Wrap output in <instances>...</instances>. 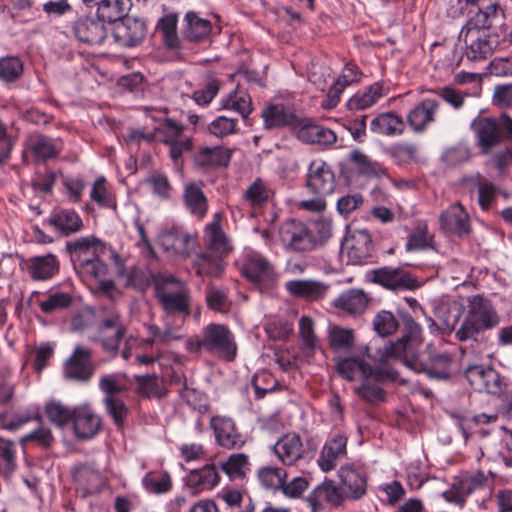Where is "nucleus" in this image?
<instances>
[{
	"label": "nucleus",
	"instance_id": "1",
	"mask_svg": "<svg viewBox=\"0 0 512 512\" xmlns=\"http://www.w3.org/2000/svg\"><path fill=\"white\" fill-rule=\"evenodd\" d=\"M504 17V10L498 4L488 5L472 15L459 33L464 43V53L471 61L488 59L496 49L503 48L498 33L490 32L498 18Z\"/></svg>",
	"mask_w": 512,
	"mask_h": 512
},
{
	"label": "nucleus",
	"instance_id": "2",
	"mask_svg": "<svg viewBox=\"0 0 512 512\" xmlns=\"http://www.w3.org/2000/svg\"><path fill=\"white\" fill-rule=\"evenodd\" d=\"M467 309L460 326L455 329V339L460 342L478 341L480 334L496 328L501 317L491 300L476 294L467 297Z\"/></svg>",
	"mask_w": 512,
	"mask_h": 512
},
{
	"label": "nucleus",
	"instance_id": "3",
	"mask_svg": "<svg viewBox=\"0 0 512 512\" xmlns=\"http://www.w3.org/2000/svg\"><path fill=\"white\" fill-rule=\"evenodd\" d=\"M186 349L190 353L208 352L226 361H233L237 355V343L231 330L224 324L210 323L202 329L201 335L189 338Z\"/></svg>",
	"mask_w": 512,
	"mask_h": 512
},
{
	"label": "nucleus",
	"instance_id": "4",
	"mask_svg": "<svg viewBox=\"0 0 512 512\" xmlns=\"http://www.w3.org/2000/svg\"><path fill=\"white\" fill-rule=\"evenodd\" d=\"M406 367L425 373L430 379L447 380L451 377L452 356L449 353H436L429 345L426 353L419 355L410 349L406 360L402 362Z\"/></svg>",
	"mask_w": 512,
	"mask_h": 512
},
{
	"label": "nucleus",
	"instance_id": "5",
	"mask_svg": "<svg viewBox=\"0 0 512 512\" xmlns=\"http://www.w3.org/2000/svg\"><path fill=\"white\" fill-rule=\"evenodd\" d=\"M367 281L394 293L412 291L420 287L417 277L400 266H383L369 270Z\"/></svg>",
	"mask_w": 512,
	"mask_h": 512
},
{
	"label": "nucleus",
	"instance_id": "6",
	"mask_svg": "<svg viewBox=\"0 0 512 512\" xmlns=\"http://www.w3.org/2000/svg\"><path fill=\"white\" fill-rule=\"evenodd\" d=\"M155 298L165 312L163 317L177 319L184 324L191 314V296L187 286L166 289L165 286L158 285Z\"/></svg>",
	"mask_w": 512,
	"mask_h": 512
},
{
	"label": "nucleus",
	"instance_id": "7",
	"mask_svg": "<svg viewBox=\"0 0 512 512\" xmlns=\"http://www.w3.org/2000/svg\"><path fill=\"white\" fill-rule=\"evenodd\" d=\"M279 236L285 247L297 252L312 251L319 242L312 230L296 219L284 221L279 228Z\"/></svg>",
	"mask_w": 512,
	"mask_h": 512
},
{
	"label": "nucleus",
	"instance_id": "8",
	"mask_svg": "<svg viewBox=\"0 0 512 512\" xmlns=\"http://www.w3.org/2000/svg\"><path fill=\"white\" fill-rule=\"evenodd\" d=\"M341 252L347 256L348 263L353 265L372 263L376 258L372 236L364 229L351 232L343 241Z\"/></svg>",
	"mask_w": 512,
	"mask_h": 512
},
{
	"label": "nucleus",
	"instance_id": "9",
	"mask_svg": "<svg viewBox=\"0 0 512 512\" xmlns=\"http://www.w3.org/2000/svg\"><path fill=\"white\" fill-rule=\"evenodd\" d=\"M403 324L405 334L395 343L385 347L383 353L385 358H395L401 363L406 360L410 349L416 354L422 342V328L410 315H406L403 318Z\"/></svg>",
	"mask_w": 512,
	"mask_h": 512
},
{
	"label": "nucleus",
	"instance_id": "10",
	"mask_svg": "<svg viewBox=\"0 0 512 512\" xmlns=\"http://www.w3.org/2000/svg\"><path fill=\"white\" fill-rule=\"evenodd\" d=\"M197 234L191 233L183 226L172 224L166 226L159 235L161 247L169 253L186 258L194 248Z\"/></svg>",
	"mask_w": 512,
	"mask_h": 512
},
{
	"label": "nucleus",
	"instance_id": "11",
	"mask_svg": "<svg viewBox=\"0 0 512 512\" xmlns=\"http://www.w3.org/2000/svg\"><path fill=\"white\" fill-rule=\"evenodd\" d=\"M94 370L92 350L83 346H76L71 356L64 363L63 375L68 380L88 383L93 377Z\"/></svg>",
	"mask_w": 512,
	"mask_h": 512
},
{
	"label": "nucleus",
	"instance_id": "12",
	"mask_svg": "<svg viewBox=\"0 0 512 512\" xmlns=\"http://www.w3.org/2000/svg\"><path fill=\"white\" fill-rule=\"evenodd\" d=\"M306 187L312 195H331L336 187V177L331 166L323 160H313L308 167Z\"/></svg>",
	"mask_w": 512,
	"mask_h": 512
},
{
	"label": "nucleus",
	"instance_id": "13",
	"mask_svg": "<svg viewBox=\"0 0 512 512\" xmlns=\"http://www.w3.org/2000/svg\"><path fill=\"white\" fill-rule=\"evenodd\" d=\"M466 378L472 388L478 392L501 395L506 388L502 376L492 367L483 365L470 366L466 370Z\"/></svg>",
	"mask_w": 512,
	"mask_h": 512
},
{
	"label": "nucleus",
	"instance_id": "14",
	"mask_svg": "<svg viewBox=\"0 0 512 512\" xmlns=\"http://www.w3.org/2000/svg\"><path fill=\"white\" fill-rule=\"evenodd\" d=\"M241 272L247 280L256 284H269L276 278L272 263L255 251L247 252L244 255Z\"/></svg>",
	"mask_w": 512,
	"mask_h": 512
},
{
	"label": "nucleus",
	"instance_id": "15",
	"mask_svg": "<svg viewBox=\"0 0 512 512\" xmlns=\"http://www.w3.org/2000/svg\"><path fill=\"white\" fill-rule=\"evenodd\" d=\"M74 37L84 44L99 45L107 38L105 23L98 17L80 16L71 25Z\"/></svg>",
	"mask_w": 512,
	"mask_h": 512
},
{
	"label": "nucleus",
	"instance_id": "16",
	"mask_svg": "<svg viewBox=\"0 0 512 512\" xmlns=\"http://www.w3.org/2000/svg\"><path fill=\"white\" fill-rule=\"evenodd\" d=\"M103 250V243L94 236L81 237L66 244V251L75 269H81L88 265Z\"/></svg>",
	"mask_w": 512,
	"mask_h": 512
},
{
	"label": "nucleus",
	"instance_id": "17",
	"mask_svg": "<svg viewBox=\"0 0 512 512\" xmlns=\"http://www.w3.org/2000/svg\"><path fill=\"white\" fill-rule=\"evenodd\" d=\"M72 425L78 440H90L101 430L102 419L90 404H83L74 407Z\"/></svg>",
	"mask_w": 512,
	"mask_h": 512
},
{
	"label": "nucleus",
	"instance_id": "18",
	"mask_svg": "<svg viewBox=\"0 0 512 512\" xmlns=\"http://www.w3.org/2000/svg\"><path fill=\"white\" fill-rule=\"evenodd\" d=\"M439 107V99L425 97L408 112L405 124L414 133H423L435 122Z\"/></svg>",
	"mask_w": 512,
	"mask_h": 512
},
{
	"label": "nucleus",
	"instance_id": "19",
	"mask_svg": "<svg viewBox=\"0 0 512 512\" xmlns=\"http://www.w3.org/2000/svg\"><path fill=\"white\" fill-rule=\"evenodd\" d=\"M296 137L305 144L318 145L323 149L330 148L337 141L335 132L327 127L314 123L311 119H301L295 131Z\"/></svg>",
	"mask_w": 512,
	"mask_h": 512
},
{
	"label": "nucleus",
	"instance_id": "20",
	"mask_svg": "<svg viewBox=\"0 0 512 512\" xmlns=\"http://www.w3.org/2000/svg\"><path fill=\"white\" fill-rule=\"evenodd\" d=\"M216 442L225 449H239L245 444L244 436L238 431L232 418L213 416L210 420Z\"/></svg>",
	"mask_w": 512,
	"mask_h": 512
},
{
	"label": "nucleus",
	"instance_id": "21",
	"mask_svg": "<svg viewBox=\"0 0 512 512\" xmlns=\"http://www.w3.org/2000/svg\"><path fill=\"white\" fill-rule=\"evenodd\" d=\"M345 499L344 492L333 480L326 479L319 484L307 497V502L312 508V512H319L324 509V505L332 507L340 506Z\"/></svg>",
	"mask_w": 512,
	"mask_h": 512
},
{
	"label": "nucleus",
	"instance_id": "22",
	"mask_svg": "<svg viewBox=\"0 0 512 512\" xmlns=\"http://www.w3.org/2000/svg\"><path fill=\"white\" fill-rule=\"evenodd\" d=\"M373 370H383L390 372V376L381 379L376 378L374 375H365L362 378V384L357 388L358 395L369 403H379L385 400V391L381 388V384L385 382H393L397 379L398 373L396 370L386 367L377 366Z\"/></svg>",
	"mask_w": 512,
	"mask_h": 512
},
{
	"label": "nucleus",
	"instance_id": "23",
	"mask_svg": "<svg viewBox=\"0 0 512 512\" xmlns=\"http://www.w3.org/2000/svg\"><path fill=\"white\" fill-rule=\"evenodd\" d=\"M477 136V144L483 153H488L494 146L500 143L501 133L500 118L482 117L476 118L471 124Z\"/></svg>",
	"mask_w": 512,
	"mask_h": 512
},
{
	"label": "nucleus",
	"instance_id": "24",
	"mask_svg": "<svg viewBox=\"0 0 512 512\" xmlns=\"http://www.w3.org/2000/svg\"><path fill=\"white\" fill-rule=\"evenodd\" d=\"M222 216L215 213L211 223L204 229V243L208 250L220 256H227L233 249L230 239L221 227Z\"/></svg>",
	"mask_w": 512,
	"mask_h": 512
},
{
	"label": "nucleus",
	"instance_id": "25",
	"mask_svg": "<svg viewBox=\"0 0 512 512\" xmlns=\"http://www.w3.org/2000/svg\"><path fill=\"white\" fill-rule=\"evenodd\" d=\"M347 454V437L342 434H336L327 440L322 447L318 466L323 472H330L336 468L339 460Z\"/></svg>",
	"mask_w": 512,
	"mask_h": 512
},
{
	"label": "nucleus",
	"instance_id": "26",
	"mask_svg": "<svg viewBox=\"0 0 512 512\" xmlns=\"http://www.w3.org/2000/svg\"><path fill=\"white\" fill-rule=\"evenodd\" d=\"M73 477L76 489L83 498L99 493L105 485L103 475L96 468L88 464L76 467Z\"/></svg>",
	"mask_w": 512,
	"mask_h": 512
},
{
	"label": "nucleus",
	"instance_id": "27",
	"mask_svg": "<svg viewBox=\"0 0 512 512\" xmlns=\"http://www.w3.org/2000/svg\"><path fill=\"white\" fill-rule=\"evenodd\" d=\"M25 269L33 281H47L58 274L60 263L54 254L32 256L25 260Z\"/></svg>",
	"mask_w": 512,
	"mask_h": 512
},
{
	"label": "nucleus",
	"instance_id": "28",
	"mask_svg": "<svg viewBox=\"0 0 512 512\" xmlns=\"http://www.w3.org/2000/svg\"><path fill=\"white\" fill-rule=\"evenodd\" d=\"M266 129L290 127L295 133L300 118L284 104H270L261 113Z\"/></svg>",
	"mask_w": 512,
	"mask_h": 512
},
{
	"label": "nucleus",
	"instance_id": "29",
	"mask_svg": "<svg viewBox=\"0 0 512 512\" xmlns=\"http://www.w3.org/2000/svg\"><path fill=\"white\" fill-rule=\"evenodd\" d=\"M233 151L224 146L200 147L194 155V163L198 168L205 170L227 167Z\"/></svg>",
	"mask_w": 512,
	"mask_h": 512
},
{
	"label": "nucleus",
	"instance_id": "30",
	"mask_svg": "<svg viewBox=\"0 0 512 512\" xmlns=\"http://www.w3.org/2000/svg\"><path fill=\"white\" fill-rule=\"evenodd\" d=\"M147 33L144 20L137 17H125L115 29V37L124 46L133 47L140 44Z\"/></svg>",
	"mask_w": 512,
	"mask_h": 512
},
{
	"label": "nucleus",
	"instance_id": "31",
	"mask_svg": "<svg viewBox=\"0 0 512 512\" xmlns=\"http://www.w3.org/2000/svg\"><path fill=\"white\" fill-rule=\"evenodd\" d=\"M273 450L284 465H294L304 457L301 437L297 433H287L274 445Z\"/></svg>",
	"mask_w": 512,
	"mask_h": 512
},
{
	"label": "nucleus",
	"instance_id": "32",
	"mask_svg": "<svg viewBox=\"0 0 512 512\" xmlns=\"http://www.w3.org/2000/svg\"><path fill=\"white\" fill-rule=\"evenodd\" d=\"M440 224L446 232L457 236L468 235L470 232L469 216L461 204L453 205L443 212Z\"/></svg>",
	"mask_w": 512,
	"mask_h": 512
},
{
	"label": "nucleus",
	"instance_id": "33",
	"mask_svg": "<svg viewBox=\"0 0 512 512\" xmlns=\"http://www.w3.org/2000/svg\"><path fill=\"white\" fill-rule=\"evenodd\" d=\"M338 475L345 489V496L351 500H359L366 493L367 481L365 476L353 466H342Z\"/></svg>",
	"mask_w": 512,
	"mask_h": 512
},
{
	"label": "nucleus",
	"instance_id": "34",
	"mask_svg": "<svg viewBox=\"0 0 512 512\" xmlns=\"http://www.w3.org/2000/svg\"><path fill=\"white\" fill-rule=\"evenodd\" d=\"M373 368L358 358L348 357L337 363V372L348 381L354 380L357 376L362 379L365 375H374L376 378L381 379L391 375L390 372L373 370Z\"/></svg>",
	"mask_w": 512,
	"mask_h": 512
},
{
	"label": "nucleus",
	"instance_id": "35",
	"mask_svg": "<svg viewBox=\"0 0 512 512\" xmlns=\"http://www.w3.org/2000/svg\"><path fill=\"white\" fill-rule=\"evenodd\" d=\"M286 290L293 296L309 301L323 299L329 286L315 280H291L285 284Z\"/></svg>",
	"mask_w": 512,
	"mask_h": 512
},
{
	"label": "nucleus",
	"instance_id": "36",
	"mask_svg": "<svg viewBox=\"0 0 512 512\" xmlns=\"http://www.w3.org/2000/svg\"><path fill=\"white\" fill-rule=\"evenodd\" d=\"M370 130L379 135L399 136L405 130V121L396 112H384L372 119Z\"/></svg>",
	"mask_w": 512,
	"mask_h": 512
},
{
	"label": "nucleus",
	"instance_id": "37",
	"mask_svg": "<svg viewBox=\"0 0 512 512\" xmlns=\"http://www.w3.org/2000/svg\"><path fill=\"white\" fill-rule=\"evenodd\" d=\"M183 201L187 210L202 219L208 211V200L205 196L201 183H188L184 187Z\"/></svg>",
	"mask_w": 512,
	"mask_h": 512
},
{
	"label": "nucleus",
	"instance_id": "38",
	"mask_svg": "<svg viewBox=\"0 0 512 512\" xmlns=\"http://www.w3.org/2000/svg\"><path fill=\"white\" fill-rule=\"evenodd\" d=\"M48 223L64 236L77 233L84 226L79 214L69 209L55 211L49 217Z\"/></svg>",
	"mask_w": 512,
	"mask_h": 512
},
{
	"label": "nucleus",
	"instance_id": "39",
	"mask_svg": "<svg viewBox=\"0 0 512 512\" xmlns=\"http://www.w3.org/2000/svg\"><path fill=\"white\" fill-rule=\"evenodd\" d=\"M367 294L360 289H349L343 292L334 302L335 307L351 315L362 314L368 305Z\"/></svg>",
	"mask_w": 512,
	"mask_h": 512
},
{
	"label": "nucleus",
	"instance_id": "40",
	"mask_svg": "<svg viewBox=\"0 0 512 512\" xmlns=\"http://www.w3.org/2000/svg\"><path fill=\"white\" fill-rule=\"evenodd\" d=\"M384 96V85L381 82H375L364 90L355 93L347 102L350 111L365 110L373 106Z\"/></svg>",
	"mask_w": 512,
	"mask_h": 512
},
{
	"label": "nucleus",
	"instance_id": "41",
	"mask_svg": "<svg viewBox=\"0 0 512 512\" xmlns=\"http://www.w3.org/2000/svg\"><path fill=\"white\" fill-rule=\"evenodd\" d=\"M183 324L177 319L163 317V327L155 324H146L145 327L150 335L158 340V344L168 345L182 338L181 328Z\"/></svg>",
	"mask_w": 512,
	"mask_h": 512
},
{
	"label": "nucleus",
	"instance_id": "42",
	"mask_svg": "<svg viewBox=\"0 0 512 512\" xmlns=\"http://www.w3.org/2000/svg\"><path fill=\"white\" fill-rule=\"evenodd\" d=\"M132 7L131 0H104L97 8V16L105 23L122 21Z\"/></svg>",
	"mask_w": 512,
	"mask_h": 512
},
{
	"label": "nucleus",
	"instance_id": "43",
	"mask_svg": "<svg viewBox=\"0 0 512 512\" xmlns=\"http://www.w3.org/2000/svg\"><path fill=\"white\" fill-rule=\"evenodd\" d=\"M223 256L208 252L197 254L193 268L198 276L218 277L224 271Z\"/></svg>",
	"mask_w": 512,
	"mask_h": 512
},
{
	"label": "nucleus",
	"instance_id": "44",
	"mask_svg": "<svg viewBox=\"0 0 512 512\" xmlns=\"http://www.w3.org/2000/svg\"><path fill=\"white\" fill-rule=\"evenodd\" d=\"M187 23L184 31V38L190 42H200L206 39L212 29V24L209 20L203 19L195 12H188L185 15Z\"/></svg>",
	"mask_w": 512,
	"mask_h": 512
},
{
	"label": "nucleus",
	"instance_id": "45",
	"mask_svg": "<svg viewBox=\"0 0 512 512\" xmlns=\"http://www.w3.org/2000/svg\"><path fill=\"white\" fill-rule=\"evenodd\" d=\"M135 381L137 385V393L142 397L162 398L165 397L168 393L167 389L164 386L163 379L157 376L156 374L136 375Z\"/></svg>",
	"mask_w": 512,
	"mask_h": 512
},
{
	"label": "nucleus",
	"instance_id": "46",
	"mask_svg": "<svg viewBox=\"0 0 512 512\" xmlns=\"http://www.w3.org/2000/svg\"><path fill=\"white\" fill-rule=\"evenodd\" d=\"M478 188V204L483 211H488L495 202L499 193V187L485 179L480 173L466 179Z\"/></svg>",
	"mask_w": 512,
	"mask_h": 512
},
{
	"label": "nucleus",
	"instance_id": "47",
	"mask_svg": "<svg viewBox=\"0 0 512 512\" xmlns=\"http://www.w3.org/2000/svg\"><path fill=\"white\" fill-rule=\"evenodd\" d=\"M219 474L214 464L191 470L187 476V485L193 488L211 489L219 482Z\"/></svg>",
	"mask_w": 512,
	"mask_h": 512
},
{
	"label": "nucleus",
	"instance_id": "48",
	"mask_svg": "<svg viewBox=\"0 0 512 512\" xmlns=\"http://www.w3.org/2000/svg\"><path fill=\"white\" fill-rule=\"evenodd\" d=\"M220 467L230 480H238L245 478L250 471L251 464L246 454L233 453L220 463Z\"/></svg>",
	"mask_w": 512,
	"mask_h": 512
},
{
	"label": "nucleus",
	"instance_id": "49",
	"mask_svg": "<svg viewBox=\"0 0 512 512\" xmlns=\"http://www.w3.org/2000/svg\"><path fill=\"white\" fill-rule=\"evenodd\" d=\"M142 485L148 492L159 495L172 489V480L168 472L150 471L143 477Z\"/></svg>",
	"mask_w": 512,
	"mask_h": 512
},
{
	"label": "nucleus",
	"instance_id": "50",
	"mask_svg": "<svg viewBox=\"0 0 512 512\" xmlns=\"http://www.w3.org/2000/svg\"><path fill=\"white\" fill-rule=\"evenodd\" d=\"M29 149L37 161L55 158L60 152L54 140L44 135H39L32 139Z\"/></svg>",
	"mask_w": 512,
	"mask_h": 512
},
{
	"label": "nucleus",
	"instance_id": "51",
	"mask_svg": "<svg viewBox=\"0 0 512 512\" xmlns=\"http://www.w3.org/2000/svg\"><path fill=\"white\" fill-rule=\"evenodd\" d=\"M24 72V63L14 55H7L0 58V80L5 83L18 81Z\"/></svg>",
	"mask_w": 512,
	"mask_h": 512
},
{
	"label": "nucleus",
	"instance_id": "52",
	"mask_svg": "<svg viewBox=\"0 0 512 512\" xmlns=\"http://www.w3.org/2000/svg\"><path fill=\"white\" fill-rule=\"evenodd\" d=\"M177 21L176 14H167L159 20L157 25L159 32L162 34L163 41L169 49H178L180 47V39L177 34Z\"/></svg>",
	"mask_w": 512,
	"mask_h": 512
},
{
	"label": "nucleus",
	"instance_id": "53",
	"mask_svg": "<svg viewBox=\"0 0 512 512\" xmlns=\"http://www.w3.org/2000/svg\"><path fill=\"white\" fill-rule=\"evenodd\" d=\"M273 196V191L261 178H257L245 191L243 197L252 206H262Z\"/></svg>",
	"mask_w": 512,
	"mask_h": 512
},
{
	"label": "nucleus",
	"instance_id": "54",
	"mask_svg": "<svg viewBox=\"0 0 512 512\" xmlns=\"http://www.w3.org/2000/svg\"><path fill=\"white\" fill-rule=\"evenodd\" d=\"M45 413L48 419L59 427L72 423L74 408H69L58 401H50L45 406Z\"/></svg>",
	"mask_w": 512,
	"mask_h": 512
},
{
	"label": "nucleus",
	"instance_id": "55",
	"mask_svg": "<svg viewBox=\"0 0 512 512\" xmlns=\"http://www.w3.org/2000/svg\"><path fill=\"white\" fill-rule=\"evenodd\" d=\"M206 303L209 309L226 313L230 310L231 301L228 298L227 290L216 286H208L205 292Z\"/></svg>",
	"mask_w": 512,
	"mask_h": 512
},
{
	"label": "nucleus",
	"instance_id": "56",
	"mask_svg": "<svg viewBox=\"0 0 512 512\" xmlns=\"http://www.w3.org/2000/svg\"><path fill=\"white\" fill-rule=\"evenodd\" d=\"M209 133L218 138H224L238 131V118L218 116L207 125Z\"/></svg>",
	"mask_w": 512,
	"mask_h": 512
},
{
	"label": "nucleus",
	"instance_id": "57",
	"mask_svg": "<svg viewBox=\"0 0 512 512\" xmlns=\"http://www.w3.org/2000/svg\"><path fill=\"white\" fill-rule=\"evenodd\" d=\"M183 132L184 126L171 118L164 119L160 126L155 128L156 138L165 144L180 139Z\"/></svg>",
	"mask_w": 512,
	"mask_h": 512
},
{
	"label": "nucleus",
	"instance_id": "58",
	"mask_svg": "<svg viewBox=\"0 0 512 512\" xmlns=\"http://www.w3.org/2000/svg\"><path fill=\"white\" fill-rule=\"evenodd\" d=\"M73 302V297L69 293L55 292L48 295V297L39 302L41 311L45 314H52L58 310L68 308Z\"/></svg>",
	"mask_w": 512,
	"mask_h": 512
},
{
	"label": "nucleus",
	"instance_id": "59",
	"mask_svg": "<svg viewBox=\"0 0 512 512\" xmlns=\"http://www.w3.org/2000/svg\"><path fill=\"white\" fill-rule=\"evenodd\" d=\"M373 329L381 337L390 336L396 332L399 323L395 316L386 310L378 312L373 319Z\"/></svg>",
	"mask_w": 512,
	"mask_h": 512
},
{
	"label": "nucleus",
	"instance_id": "60",
	"mask_svg": "<svg viewBox=\"0 0 512 512\" xmlns=\"http://www.w3.org/2000/svg\"><path fill=\"white\" fill-rule=\"evenodd\" d=\"M286 471L279 467L266 466L259 470L258 478L260 483L268 489H281L286 479Z\"/></svg>",
	"mask_w": 512,
	"mask_h": 512
},
{
	"label": "nucleus",
	"instance_id": "61",
	"mask_svg": "<svg viewBox=\"0 0 512 512\" xmlns=\"http://www.w3.org/2000/svg\"><path fill=\"white\" fill-rule=\"evenodd\" d=\"M16 468V451L13 441L0 437V471L10 475Z\"/></svg>",
	"mask_w": 512,
	"mask_h": 512
},
{
	"label": "nucleus",
	"instance_id": "62",
	"mask_svg": "<svg viewBox=\"0 0 512 512\" xmlns=\"http://www.w3.org/2000/svg\"><path fill=\"white\" fill-rule=\"evenodd\" d=\"M103 403L106 412L111 416L114 424L117 427H121L129 414V409L124 401L118 397H108L103 399Z\"/></svg>",
	"mask_w": 512,
	"mask_h": 512
},
{
	"label": "nucleus",
	"instance_id": "63",
	"mask_svg": "<svg viewBox=\"0 0 512 512\" xmlns=\"http://www.w3.org/2000/svg\"><path fill=\"white\" fill-rule=\"evenodd\" d=\"M90 198L96 202L100 207L115 208L116 204L111 192L106 186L104 177H99L95 180L90 191Z\"/></svg>",
	"mask_w": 512,
	"mask_h": 512
},
{
	"label": "nucleus",
	"instance_id": "64",
	"mask_svg": "<svg viewBox=\"0 0 512 512\" xmlns=\"http://www.w3.org/2000/svg\"><path fill=\"white\" fill-rule=\"evenodd\" d=\"M329 343L335 349H349L354 344V332L352 329L333 326L329 329Z\"/></svg>",
	"mask_w": 512,
	"mask_h": 512
}]
</instances>
